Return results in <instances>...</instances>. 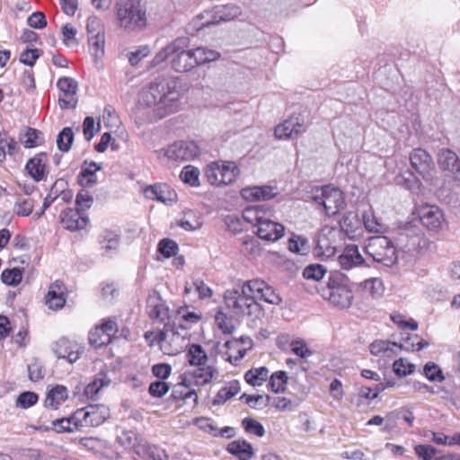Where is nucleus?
I'll return each mask as SVG.
<instances>
[{
    "label": "nucleus",
    "mask_w": 460,
    "mask_h": 460,
    "mask_svg": "<svg viewBox=\"0 0 460 460\" xmlns=\"http://www.w3.org/2000/svg\"><path fill=\"white\" fill-rule=\"evenodd\" d=\"M137 107L150 110L157 119L177 112L181 102L176 82L167 78L155 79L139 92Z\"/></svg>",
    "instance_id": "obj_1"
},
{
    "label": "nucleus",
    "mask_w": 460,
    "mask_h": 460,
    "mask_svg": "<svg viewBox=\"0 0 460 460\" xmlns=\"http://www.w3.org/2000/svg\"><path fill=\"white\" fill-rule=\"evenodd\" d=\"M186 38H177L155 54L152 66H157L170 58L171 67L177 73H186L196 67Z\"/></svg>",
    "instance_id": "obj_2"
},
{
    "label": "nucleus",
    "mask_w": 460,
    "mask_h": 460,
    "mask_svg": "<svg viewBox=\"0 0 460 460\" xmlns=\"http://www.w3.org/2000/svg\"><path fill=\"white\" fill-rule=\"evenodd\" d=\"M247 281L241 289H228L225 292L224 300L226 308L235 316H246L252 322L261 319L264 315L261 305L254 300L253 292H247Z\"/></svg>",
    "instance_id": "obj_3"
},
{
    "label": "nucleus",
    "mask_w": 460,
    "mask_h": 460,
    "mask_svg": "<svg viewBox=\"0 0 460 460\" xmlns=\"http://www.w3.org/2000/svg\"><path fill=\"white\" fill-rule=\"evenodd\" d=\"M321 296L331 305L341 309L350 307L354 299L350 280L341 271L330 273L327 286L322 289Z\"/></svg>",
    "instance_id": "obj_4"
},
{
    "label": "nucleus",
    "mask_w": 460,
    "mask_h": 460,
    "mask_svg": "<svg viewBox=\"0 0 460 460\" xmlns=\"http://www.w3.org/2000/svg\"><path fill=\"white\" fill-rule=\"evenodd\" d=\"M144 336L150 346L159 344L161 350L166 355H176L183 348L184 338L171 323H164V329L157 332H146Z\"/></svg>",
    "instance_id": "obj_5"
},
{
    "label": "nucleus",
    "mask_w": 460,
    "mask_h": 460,
    "mask_svg": "<svg viewBox=\"0 0 460 460\" xmlns=\"http://www.w3.org/2000/svg\"><path fill=\"white\" fill-rule=\"evenodd\" d=\"M364 251L374 261L385 267H392L398 260L394 243L384 235L370 237L364 247Z\"/></svg>",
    "instance_id": "obj_6"
},
{
    "label": "nucleus",
    "mask_w": 460,
    "mask_h": 460,
    "mask_svg": "<svg viewBox=\"0 0 460 460\" xmlns=\"http://www.w3.org/2000/svg\"><path fill=\"white\" fill-rule=\"evenodd\" d=\"M311 199L323 207L325 214L329 217L335 216L345 206L343 192L331 185L313 188Z\"/></svg>",
    "instance_id": "obj_7"
},
{
    "label": "nucleus",
    "mask_w": 460,
    "mask_h": 460,
    "mask_svg": "<svg viewBox=\"0 0 460 460\" xmlns=\"http://www.w3.org/2000/svg\"><path fill=\"white\" fill-rule=\"evenodd\" d=\"M120 27L128 31L143 30L146 25V10L139 3H125L117 10Z\"/></svg>",
    "instance_id": "obj_8"
},
{
    "label": "nucleus",
    "mask_w": 460,
    "mask_h": 460,
    "mask_svg": "<svg viewBox=\"0 0 460 460\" xmlns=\"http://www.w3.org/2000/svg\"><path fill=\"white\" fill-rule=\"evenodd\" d=\"M239 168L234 162L210 163L205 171V176L211 185H229L234 181Z\"/></svg>",
    "instance_id": "obj_9"
},
{
    "label": "nucleus",
    "mask_w": 460,
    "mask_h": 460,
    "mask_svg": "<svg viewBox=\"0 0 460 460\" xmlns=\"http://www.w3.org/2000/svg\"><path fill=\"white\" fill-rule=\"evenodd\" d=\"M110 416V410L104 404H89L74 412L76 424L83 427H97Z\"/></svg>",
    "instance_id": "obj_10"
},
{
    "label": "nucleus",
    "mask_w": 460,
    "mask_h": 460,
    "mask_svg": "<svg viewBox=\"0 0 460 460\" xmlns=\"http://www.w3.org/2000/svg\"><path fill=\"white\" fill-rule=\"evenodd\" d=\"M199 153L198 145L193 141L175 142L164 149V155L171 161L183 162L194 159Z\"/></svg>",
    "instance_id": "obj_11"
},
{
    "label": "nucleus",
    "mask_w": 460,
    "mask_h": 460,
    "mask_svg": "<svg viewBox=\"0 0 460 460\" xmlns=\"http://www.w3.org/2000/svg\"><path fill=\"white\" fill-rule=\"evenodd\" d=\"M411 167L426 181L433 178L435 164L429 154L422 148H415L410 155Z\"/></svg>",
    "instance_id": "obj_12"
},
{
    "label": "nucleus",
    "mask_w": 460,
    "mask_h": 460,
    "mask_svg": "<svg viewBox=\"0 0 460 460\" xmlns=\"http://www.w3.org/2000/svg\"><path fill=\"white\" fill-rule=\"evenodd\" d=\"M247 292H253L254 300H262L270 305H278L282 302L280 295L264 280L252 279L247 281Z\"/></svg>",
    "instance_id": "obj_13"
},
{
    "label": "nucleus",
    "mask_w": 460,
    "mask_h": 460,
    "mask_svg": "<svg viewBox=\"0 0 460 460\" xmlns=\"http://www.w3.org/2000/svg\"><path fill=\"white\" fill-rule=\"evenodd\" d=\"M57 87L63 93V97L58 99L60 108L75 109L77 104L75 95L78 90V83L72 77L64 76L58 80Z\"/></svg>",
    "instance_id": "obj_14"
},
{
    "label": "nucleus",
    "mask_w": 460,
    "mask_h": 460,
    "mask_svg": "<svg viewBox=\"0 0 460 460\" xmlns=\"http://www.w3.org/2000/svg\"><path fill=\"white\" fill-rule=\"evenodd\" d=\"M241 14V10L234 4H227L221 6H216L212 11L206 12V15L211 19L206 20L201 23L199 29H204L220 22L233 20Z\"/></svg>",
    "instance_id": "obj_15"
},
{
    "label": "nucleus",
    "mask_w": 460,
    "mask_h": 460,
    "mask_svg": "<svg viewBox=\"0 0 460 460\" xmlns=\"http://www.w3.org/2000/svg\"><path fill=\"white\" fill-rule=\"evenodd\" d=\"M146 311L153 321L160 323H170L169 308L158 292L153 291L146 299Z\"/></svg>",
    "instance_id": "obj_16"
},
{
    "label": "nucleus",
    "mask_w": 460,
    "mask_h": 460,
    "mask_svg": "<svg viewBox=\"0 0 460 460\" xmlns=\"http://www.w3.org/2000/svg\"><path fill=\"white\" fill-rule=\"evenodd\" d=\"M53 350L58 358L66 359L69 363H75L83 353V347L75 341L60 338L55 343Z\"/></svg>",
    "instance_id": "obj_17"
},
{
    "label": "nucleus",
    "mask_w": 460,
    "mask_h": 460,
    "mask_svg": "<svg viewBox=\"0 0 460 460\" xmlns=\"http://www.w3.org/2000/svg\"><path fill=\"white\" fill-rule=\"evenodd\" d=\"M285 227L282 224L276 222L268 216L258 226L256 234L265 241L276 242L283 237Z\"/></svg>",
    "instance_id": "obj_18"
},
{
    "label": "nucleus",
    "mask_w": 460,
    "mask_h": 460,
    "mask_svg": "<svg viewBox=\"0 0 460 460\" xmlns=\"http://www.w3.org/2000/svg\"><path fill=\"white\" fill-rule=\"evenodd\" d=\"M25 171L34 181H45L48 175L47 155L40 153L31 158L25 164Z\"/></svg>",
    "instance_id": "obj_19"
},
{
    "label": "nucleus",
    "mask_w": 460,
    "mask_h": 460,
    "mask_svg": "<svg viewBox=\"0 0 460 460\" xmlns=\"http://www.w3.org/2000/svg\"><path fill=\"white\" fill-rule=\"evenodd\" d=\"M145 196L152 200L172 204L177 199L176 192L167 184L149 185L144 190Z\"/></svg>",
    "instance_id": "obj_20"
},
{
    "label": "nucleus",
    "mask_w": 460,
    "mask_h": 460,
    "mask_svg": "<svg viewBox=\"0 0 460 460\" xmlns=\"http://www.w3.org/2000/svg\"><path fill=\"white\" fill-rule=\"evenodd\" d=\"M240 194L246 201L255 202L268 200L276 197L278 195V190L276 187L269 185L250 186L243 188Z\"/></svg>",
    "instance_id": "obj_21"
},
{
    "label": "nucleus",
    "mask_w": 460,
    "mask_h": 460,
    "mask_svg": "<svg viewBox=\"0 0 460 460\" xmlns=\"http://www.w3.org/2000/svg\"><path fill=\"white\" fill-rule=\"evenodd\" d=\"M421 224L430 230H438L444 222L442 210L437 206H424L419 210Z\"/></svg>",
    "instance_id": "obj_22"
},
{
    "label": "nucleus",
    "mask_w": 460,
    "mask_h": 460,
    "mask_svg": "<svg viewBox=\"0 0 460 460\" xmlns=\"http://www.w3.org/2000/svg\"><path fill=\"white\" fill-rule=\"evenodd\" d=\"M66 288L62 281L56 280L49 286L45 297L46 305L49 309L59 310L65 305L66 302Z\"/></svg>",
    "instance_id": "obj_23"
},
{
    "label": "nucleus",
    "mask_w": 460,
    "mask_h": 460,
    "mask_svg": "<svg viewBox=\"0 0 460 460\" xmlns=\"http://www.w3.org/2000/svg\"><path fill=\"white\" fill-rule=\"evenodd\" d=\"M61 223L65 228L70 231L84 229L88 217L84 215L81 209L67 208L61 213Z\"/></svg>",
    "instance_id": "obj_24"
},
{
    "label": "nucleus",
    "mask_w": 460,
    "mask_h": 460,
    "mask_svg": "<svg viewBox=\"0 0 460 460\" xmlns=\"http://www.w3.org/2000/svg\"><path fill=\"white\" fill-rule=\"evenodd\" d=\"M438 163L443 171L451 173L456 180L460 181V159L449 149H442L438 154Z\"/></svg>",
    "instance_id": "obj_25"
},
{
    "label": "nucleus",
    "mask_w": 460,
    "mask_h": 460,
    "mask_svg": "<svg viewBox=\"0 0 460 460\" xmlns=\"http://www.w3.org/2000/svg\"><path fill=\"white\" fill-rule=\"evenodd\" d=\"M304 131V124L298 117H291L275 128L277 138H295Z\"/></svg>",
    "instance_id": "obj_26"
},
{
    "label": "nucleus",
    "mask_w": 460,
    "mask_h": 460,
    "mask_svg": "<svg viewBox=\"0 0 460 460\" xmlns=\"http://www.w3.org/2000/svg\"><path fill=\"white\" fill-rule=\"evenodd\" d=\"M338 261L341 269L349 270L355 267L362 265L365 261L359 253L358 246L355 244H349L338 257Z\"/></svg>",
    "instance_id": "obj_27"
},
{
    "label": "nucleus",
    "mask_w": 460,
    "mask_h": 460,
    "mask_svg": "<svg viewBox=\"0 0 460 460\" xmlns=\"http://www.w3.org/2000/svg\"><path fill=\"white\" fill-rule=\"evenodd\" d=\"M102 168V165L95 162L84 161L77 176L78 183L84 188L93 187L97 182L96 172Z\"/></svg>",
    "instance_id": "obj_28"
},
{
    "label": "nucleus",
    "mask_w": 460,
    "mask_h": 460,
    "mask_svg": "<svg viewBox=\"0 0 460 460\" xmlns=\"http://www.w3.org/2000/svg\"><path fill=\"white\" fill-rule=\"evenodd\" d=\"M369 349L376 357L392 358L401 350L402 346L389 341L376 340L370 344Z\"/></svg>",
    "instance_id": "obj_29"
},
{
    "label": "nucleus",
    "mask_w": 460,
    "mask_h": 460,
    "mask_svg": "<svg viewBox=\"0 0 460 460\" xmlns=\"http://www.w3.org/2000/svg\"><path fill=\"white\" fill-rule=\"evenodd\" d=\"M271 210L265 206H251L243 211V218L249 224L258 227L260 223L270 214Z\"/></svg>",
    "instance_id": "obj_30"
},
{
    "label": "nucleus",
    "mask_w": 460,
    "mask_h": 460,
    "mask_svg": "<svg viewBox=\"0 0 460 460\" xmlns=\"http://www.w3.org/2000/svg\"><path fill=\"white\" fill-rule=\"evenodd\" d=\"M227 451L239 460H250L254 451L252 445L245 440H234L228 444Z\"/></svg>",
    "instance_id": "obj_31"
},
{
    "label": "nucleus",
    "mask_w": 460,
    "mask_h": 460,
    "mask_svg": "<svg viewBox=\"0 0 460 460\" xmlns=\"http://www.w3.org/2000/svg\"><path fill=\"white\" fill-rule=\"evenodd\" d=\"M68 398V391L66 386L56 385L47 394L45 399V406L49 408L57 409L63 402Z\"/></svg>",
    "instance_id": "obj_32"
},
{
    "label": "nucleus",
    "mask_w": 460,
    "mask_h": 460,
    "mask_svg": "<svg viewBox=\"0 0 460 460\" xmlns=\"http://www.w3.org/2000/svg\"><path fill=\"white\" fill-rule=\"evenodd\" d=\"M111 383V380L108 377L107 374L101 372L86 385L84 394L88 398H93L102 388L109 386Z\"/></svg>",
    "instance_id": "obj_33"
},
{
    "label": "nucleus",
    "mask_w": 460,
    "mask_h": 460,
    "mask_svg": "<svg viewBox=\"0 0 460 460\" xmlns=\"http://www.w3.org/2000/svg\"><path fill=\"white\" fill-rule=\"evenodd\" d=\"M190 50L196 66L215 61L220 57L217 51L204 47H199Z\"/></svg>",
    "instance_id": "obj_34"
},
{
    "label": "nucleus",
    "mask_w": 460,
    "mask_h": 460,
    "mask_svg": "<svg viewBox=\"0 0 460 460\" xmlns=\"http://www.w3.org/2000/svg\"><path fill=\"white\" fill-rule=\"evenodd\" d=\"M35 203L32 198L18 194L13 205V212L19 217H29L33 211Z\"/></svg>",
    "instance_id": "obj_35"
},
{
    "label": "nucleus",
    "mask_w": 460,
    "mask_h": 460,
    "mask_svg": "<svg viewBox=\"0 0 460 460\" xmlns=\"http://www.w3.org/2000/svg\"><path fill=\"white\" fill-rule=\"evenodd\" d=\"M241 386L237 380H233L225 387L221 388L215 397L214 403L219 405L225 403L227 400L231 399L240 392Z\"/></svg>",
    "instance_id": "obj_36"
},
{
    "label": "nucleus",
    "mask_w": 460,
    "mask_h": 460,
    "mask_svg": "<svg viewBox=\"0 0 460 460\" xmlns=\"http://www.w3.org/2000/svg\"><path fill=\"white\" fill-rule=\"evenodd\" d=\"M269 377V369L260 367L248 370L244 375L245 381L252 386L261 385Z\"/></svg>",
    "instance_id": "obj_37"
},
{
    "label": "nucleus",
    "mask_w": 460,
    "mask_h": 460,
    "mask_svg": "<svg viewBox=\"0 0 460 460\" xmlns=\"http://www.w3.org/2000/svg\"><path fill=\"white\" fill-rule=\"evenodd\" d=\"M217 373V369L214 367L201 366L194 370L190 375L196 385H204L208 384Z\"/></svg>",
    "instance_id": "obj_38"
},
{
    "label": "nucleus",
    "mask_w": 460,
    "mask_h": 460,
    "mask_svg": "<svg viewBox=\"0 0 460 460\" xmlns=\"http://www.w3.org/2000/svg\"><path fill=\"white\" fill-rule=\"evenodd\" d=\"M187 358L190 365L197 367L204 366L208 360L207 353L199 344H191L189 347Z\"/></svg>",
    "instance_id": "obj_39"
},
{
    "label": "nucleus",
    "mask_w": 460,
    "mask_h": 460,
    "mask_svg": "<svg viewBox=\"0 0 460 460\" xmlns=\"http://www.w3.org/2000/svg\"><path fill=\"white\" fill-rule=\"evenodd\" d=\"M99 242L102 250L110 252L118 249L119 237L115 231L105 229L101 233Z\"/></svg>",
    "instance_id": "obj_40"
},
{
    "label": "nucleus",
    "mask_w": 460,
    "mask_h": 460,
    "mask_svg": "<svg viewBox=\"0 0 460 460\" xmlns=\"http://www.w3.org/2000/svg\"><path fill=\"white\" fill-rule=\"evenodd\" d=\"M52 429L58 432H75L82 428L81 425L76 424L74 420V414L69 418H61L52 421Z\"/></svg>",
    "instance_id": "obj_41"
},
{
    "label": "nucleus",
    "mask_w": 460,
    "mask_h": 460,
    "mask_svg": "<svg viewBox=\"0 0 460 460\" xmlns=\"http://www.w3.org/2000/svg\"><path fill=\"white\" fill-rule=\"evenodd\" d=\"M288 381V374L285 371L274 372L269 381L270 390L275 394L283 393Z\"/></svg>",
    "instance_id": "obj_42"
},
{
    "label": "nucleus",
    "mask_w": 460,
    "mask_h": 460,
    "mask_svg": "<svg viewBox=\"0 0 460 460\" xmlns=\"http://www.w3.org/2000/svg\"><path fill=\"white\" fill-rule=\"evenodd\" d=\"M180 177L181 181L192 187L199 186V170L193 165H186L182 168Z\"/></svg>",
    "instance_id": "obj_43"
},
{
    "label": "nucleus",
    "mask_w": 460,
    "mask_h": 460,
    "mask_svg": "<svg viewBox=\"0 0 460 460\" xmlns=\"http://www.w3.org/2000/svg\"><path fill=\"white\" fill-rule=\"evenodd\" d=\"M74 142V132L69 127L64 128L58 135L57 146L62 152H68Z\"/></svg>",
    "instance_id": "obj_44"
},
{
    "label": "nucleus",
    "mask_w": 460,
    "mask_h": 460,
    "mask_svg": "<svg viewBox=\"0 0 460 460\" xmlns=\"http://www.w3.org/2000/svg\"><path fill=\"white\" fill-rule=\"evenodd\" d=\"M363 223L365 228L371 233H383L386 229V226L380 222L371 211L363 214Z\"/></svg>",
    "instance_id": "obj_45"
},
{
    "label": "nucleus",
    "mask_w": 460,
    "mask_h": 460,
    "mask_svg": "<svg viewBox=\"0 0 460 460\" xmlns=\"http://www.w3.org/2000/svg\"><path fill=\"white\" fill-rule=\"evenodd\" d=\"M22 279V270L19 268L5 269L1 274V280L7 286L16 287Z\"/></svg>",
    "instance_id": "obj_46"
},
{
    "label": "nucleus",
    "mask_w": 460,
    "mask_h": 460,
    "mask_svg": "<svg viewBox=\"0 0 460 460\" xmlns=\"http://www.w3.org/2000/svg\"><path fill=\"white\" fill-rule=\"evenodd\" d=\"M89 342L95 348H102L107 346L111 342L110 336H107L102 329L96 327L89 333Z\"/></svg>",
    "instance_id": "obj_47"
},
{
    "label": "nucleus",
    "mask_w": 460,
    "mask_h": 460,
    "mask_svg": "<svg viewBox=\"0 0 460 460\" xmlns=\"http://www.w3.org/2000/svg\"><path fill=\"white\" fill-rule=\"evenodd\" d=\"M327 273V269L322 264H310L303 271V276L306 279L315 281L321 280Z\"/></svg>",
    "instance_id": "obj_48"
},
{
    "label": "nucleus",
    "mask_w": 460,
    "mask_h": 460,
    "mask_svg": "<svg viewBox=\"0 0 460 460\" xmlns=\"http://www.w3.org/2000/svg\"><path fill=\"white\" fill-rule=\"evenodd\" d=\"M90 50L95 58L102 57L104 54V34H96L88 37Z\"/></svg>",
    "instance_id": "obj_49"
},
{
    "label": "nucleus",
    "mask_w": 460,
    "mask_h": 460,
    "mask_svg": "<svg viewBox=\"0 0 460 460\" xmlns=\"http://www.w3.org/2000/svg\"><path fill=\"white\" fill-rule=\"evenodd\" d=\"M307 239L300 235H293L288 240V250L297 254H305L308 252Z\"/></svg>",
    "instance_id": "obj_50"
},
{
    "label": "nucleus",
    "mask_w": 460,
    "mask_h": 460,
    "mask_svg": "<svg viewBox=\"0 0 460 460\" xmlns=\"http://www.w3.org/2000/svg\"><path fill=\"white\" fill-rule=\"evenodd\" d=\"M66 181L64 180H57L49 190V194L44 199L43 204L44 209H48L53 202L58 200V193L61 191V187H66Z\"/></svg>",
    "instance_id": "obj_51"
},
{
    "label": "nucleus",
    "mask_w": 460,
    "mask_h": 460,
    "mask_svg": "<svg viewBox=\"0 0 460 460\" xmlns=\"http://www.w3.org/2000/svg\"><path fill=\"white\" fill-rule=\"evenodd\" d=\"M215 321L223 333L231 334L234 331L232 318L227 316L225 313L218 311L216 314Z\"/></svg>",
    "instance_id": "obj_52"
},
{
    "label": "nucleus",
    "mask_w": 460,
    "mask_h": 460,
    "mask_svg": "<svg viewBox=\"0 0 460 460\" xmlns=\"http://www.w3.org/2000/svg\"><path fill=\"white\" fill-rule=\"evenodd\" d=\"M242 424L247 433L256 435L260 438L263 437L265 434V429L262 424L252 418H244Z\"/></svg>",
    "instance_id": "obj_53"
},
{
    "label": "nucleus",
    "mask_w": 460,
    "mask_h": 460,
    "mask_svg": "<svg viewBox=\"0 0 460 460\" xmlns=\"http://www.w3.org/2000/svg\"><path fill=\"white\" fill-rule=\"evenodd\" d=\"M415 366L407 359L399 358L394 362L393 369L396 376H406L413 373Z\"/></svg>",
    "instance_id": "obj_54"
},
{
    "label": "nucleus",
    "mask_w": 460,
    "mask_h": 460,
    "mask_svg": "<svg viewBox=\"0 0 460 460\" xmlns=\"http://www.w3.org/2000/svg\"><path fill=\"white\" fill-rule=\"evenodd\" d=\"M291 351L302 358H306L313 355V351L308 348L307 344L303 339H296L290 343Z\"/></svg>",
    "instance_id": "obj_55"
},
{
    "label": "nucleus",
    "mask_w": 460,
    "mask_h": 460,
    "mask_svg": "<svg viewBox=\"0 0 460 460\" xmlns=\"http://www.w3.org/2000/svg\"><path fill=\"white\" fill-rule=\"evenodd\" d=\"M241 399H244L245 402L252 409L263 408L268 405L270 397L266 395H249L243 394L241 396Z\"/></svg>",
    "instance_id": "obj_56"
},
{
    "label": "nucleus",
    "mask_w": 460,
    "mask_h": 460,
    "mask_svg": "<svg viewBox=\"0 0 460 460\" xmlns=\"http://www.w3.org/2000/svg\"><path fill=\"white\" fill-rule=\"evenodd\" d=\"M361 287L367 292H368L372 296H378L381 294L382 289V281L377 278H371L364 280L361 283Z\"/></svg>",
    "instance_id": "obj_57"
},
{
    "label": "nucleus",
    "mask_w": 460,
    "mask_h": 460,
    "mask_svg": "<svg viewBox=\"0 0 460 460\" xmlns=\"http://www.w3.org/2000/svg\"><path fill=\"white\" fill-rule=\"evenodd\" d=\"M178 244L170 239H163L158 243V252L166 258H170L176 254Z\"/></svg>",
    "instance_id": "obj_58"
},
{
    "label": "nucleus",
    "mask_w": 460,
    "mask_h": 460,
    "mask_svg": "<svg viewBox=\"0 0 460 460\" xmlns=\"http://www.w3.org/2000/svg\"><path fill=\"white\" fill-rule=\"evenodd\" d=\"M79 444L84 448L98 453L101 452L104 447V441L97 438H82L79 440Z\"/></svg>",
    "instance_id": "obj_59"
},
{
    "label": "nucleus",
    "mask_w": 460,
    "mask_h": 460,
    "mask_svg": "<svg viewBox=\"0 0 460 460\" xmlns=\"http://www.w3.org/2000/svg\"><path fill=\"white\" fill-rule=\"evenodd\" d=\"M38 395L33 392H23L17 398V406L27 409L38 402Z\"/></svg>",
    "instance_id": "obj_60"
},
{
    "label": "nucleus",
    "mask_w": 460,
    "mask_h": 460,
    "mask_svg": "<svg viewBox=\"0 0 460 460\" xmlns=\"http://www.w3.org/2000/svg\"><path fill=\"white\" fill-rule=\"evenodd\" d=\"M415 454L422 460H433L437 449L430 445H417L414 447Z\"/></svg>",
    "instance_id": "obj_61"
},
{
    "label": "nucleus",
    "mask_w": 460,
    "mask_h": 460,
    "mask_svg": "<svg viewBox=\"0 0 460 460\" xmlns=\"http://www.w3.org/2000/svg\"><path fill=\"white\" fill-rule=\"evenodd\" d=\"M170 385L164 381H155L150 384L148 392L153 397L160 398L168 393Z\"/></svg>",
    "instance_id": "obj_62"
},
{
    "label": "nucleus",
    "mask_w": 460,
    "mask_h": 460,
    "mask_svg": "<svg viewBox=\"0 0 460 460\" xmlns=\"http://www.w3.org/2000/svg\"><path fill=\"white\" fill-rule=\"evenodd\" d=\"M25 137L26 139L24 140V145L26 147H33L39 146L42 141L41 132L31 128L27 129Z\"/></svg>",
    "instance_id": "obj_63"
},
{
    "label": "nucleus",
    "mask_w": 460,
    "mask_h": 460,
    "mask_svg": "<svg viewBox=\"0 0 460 460\" xmlns=\"http://www.w3.org/2000/svg\"><path fill=\"white\" fill-rule=\"evenodd\" d=\"M150 54V49L147 46H141L137 50L128 53V62L131 66H137L146 57Z\"/></svg>",
    "instance_id": "obj_64"
}]
</instances>
